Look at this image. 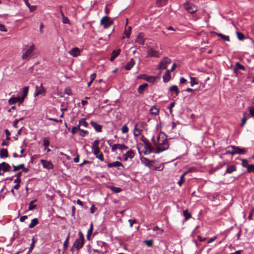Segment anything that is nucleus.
<instances>
[{"instance_id": "obj_38", "label": "nucleus", "mask_w": 254, "mask_h": 254, "mask_svg": "<svg viewBox=\"0 0 254 254\" xmlns=\"http://www.w3.org/2000/svg\"><path fill=\"white\" fill-rule=\"evenodd\" d=\"M184 216L185 217V220H188L191 217V214L189 212V211L188 209L185 210L183 212Z\"/></svg>"}, {"instance_id": "obj_13", "label": "nucleus", "mask_w": 254, "mask_h": 254, "mask_svg": "<svg viewBox=\"0 0 254 254\" xmlns=\"http://www.w3.org/2000/svg\"><path fill=\"white\" fill-rule=\"evenodd\" d=\"M84 242V241L77 239L74 242L73 247L78 250L83 247Z\"/></svg>"}, {"instance_id": "obj_19", "label": "nucleus", "mask_w": 254, "mask_h": 254, "mask_svg": "<svg viewBox=\"0 0 254 254\" xmlns=\"http://www.w3.org/2000/svg\"><path fill=\"white\" fill-rule=\"evenodd\" d=\"M41 162H42V165H43L44 168L48 169H50L53 168V165L52 163H51L50 162L47 161L46 160H41Z\"/></svg>"}, {"instance_id": "obj_56", "label": "nucleus", "mask_w": 254, "mask_h": 254, "mask_svg": "<svg viewBox=\"0 0 254 254\" xmlns=\"http://www.w3.org/2000/svg\"><path fill=\"white\" fill-rule=\"evenodd\" d=\"M92 230H93V226H92V224H91L90 225V228L88 231V232H87V238L88 239L90 237V236L92 232Z\"/></svg>"}, {"instance_id": "obj_44", "label": "nucleus", "mask_w": 254, "mask_h": 254, "mask_svg": "<svg viewBox=\"0 0 254 254\" xmlns=\"http://www.w3.org/2000/svg\"><path fill=\"white\" fill-rule=\"evenodd\" d=\"M118 148L121 150H127L128 147L123 144H118Z\"/></svg>"}, {"instance_id": "obj_26", "label": "nucleus", "mask_w": 254, "mask_h": 254, "mask_svg": "<svg viewBox=\"0 0 254 254\" xmlns=\"http://www.w3.org/2000/svg\"><path fill=\"white\" fill-rule=\"evenodd\" d=\"M148 86V84L146 83L141 84L138 88V92L139 94H142L145 89Z\"/></svg>"}, {"instance_id": "obj_29", "label": "nucleus", "mask_w": 254, "mask_h": 254, "mask_svg": "<svg viewBox=\"0 0 254 254\" xmlns=\"http://www.w3.org/2000/svg\"><path fill=\"white\" fill-rule=\"evenodd\" d=\"M137 125H136L135 126L134 129H133V134L135 136H138L139 135H140L141 133V132L142 131V129L137 128Z\"/></svg>"}, {"instance_id": "obj_48", "label": "nucleus", "mask_w": 254, "mask_h": 254, "mask_svg": "<svg viewBox=\"0 0 254 254\" xmlns=\"http://www.w3.org/2000/svg\"><path fill=\"white\" fill-rule=\"evenodd\" d=\"M246 113H244V115H243L244 116H243V119L242 120V123L241 124V127H243L246 124V123L247 121V118L246 117Z\"/></svg>"}, {"instance_id": "obj_27", "label": "nucleus", "mask_w": 254, "mask_h": 254, "mask_svg": "<svg viewBox=\"0 0 254 254\" xmlns=\"http://www.w3.org/2000/svg\"><path fill=\"white\" fill-rule=\"evenodd\" d=\"M134 64V62L133 61V59H131L130 60V61H129V62H128V63H127L126 64L125 68L126 70H129L133 67Z\"/></svg>"}, {"instance_id": "obj_17", "label": "nucleus", "mask_w": 254, "mask_h": 254, "mask_svg": "<svg viewBox=\"0 0 254 254\" xmlns=\"http://www.w3.org/2000/svg\"><path fill=\"white\" fill-rule=\"evenodd\" d=\"M91 125L94 128L96 131L97 132H101L102 131V126L97 124V123L91 121L90 122Z\"/></svg>"}, {"instance_id": "obj_22", "label": "nucleus", "mask_w": 254, "mask_h": 254, "mask_svg": "<svg viewBox=\"0 0 254 254\" xmlns=\"http://www.w3.org/2000/svg\"><path fill=\"white\" fill-rule=\"evenodd\" d=\"M121 50L118 49L117 50H114L112 52L111 57L110 58V61L113 62L120 54Z\"/></svg>"}, {"instance_id": "obj_42", "label": "nucleus", "mask_w": 254, "mask_h": 254, "mask_svg": "<svg viewBox=\"0 0 254 254\" xmlns=\"http://www.w3.org/2000/svg\"><path fill=\"white\" fill-rule=\"evenodd\" d=\"M216 34L221 37L223 39H224L225 41H230V38H229V37L228 36H226V35H223L221 33H216Z\"/></svg>"}, {"instance_id": "obj_6", "label": "nucleus", "mask_w": 254, "mask_h": 254, "mask_svg": "<svg viewBox=\"0 0 254 254\" xmlns=\"http://www.w3.org/2000/svg\"><path fill=\"white\" fill-rule=\"evenodd\" d=\"M101 24L104 25L105 28H108L111 26L113 23V20L108 16H105L101 20Z\"/></svg>"}, {"instance_id": "obj_2", "label": "nucleus", "mask_w": 254, "mask_h": 254, "mask_svg": "<svg viewBox=\"0 0 254 254\" xmlns=\"http://www.w3.org/2000/svg\"><path fill=\"white\" fill-rule=\"evenodd\" d=\"M35 50V46L34 44L31 46H26L23 50V54L22 58L24 60H28L33 56H34V51Z\"/></svg>"}, {"instance_id": "obj_47", "label": "nucleus", "mask_w": 254, "mask_h": 254, "mask_svg": "<svg viewBox=\"0 0 254 254\" xmlns=\"http://www.w3.org/2000/svg\"><path fill=\"white\" fill-rule=\"evenodd\" d=\"M8 103L10 105L15 104L16 103V97H11L8 100Z\"/></svg>"}, {"instance_id": "obj_40", "label": "nucleus", "mask_w": 254, "mask_h": 254, "mask_svg": "<svg viewBox=\"0 0 254 254\" xmlns=\"http://www.w3.org/2000/svg\"><path fill=\"white\" fill-rule=\"evenodd\" d=\"M110 189L112 191L116 193H119L122 191V189L120 187H111Z\"/></svg>"}, {"instance_id": "obj_7", "label": "nucleus", "mask_w": 254, "mask_h": 254, "mask_svg": "<svg viewBox=\"0 0 254 254\" xmlns=\"http://www.w3.org/2000/svg\"><path fill=\"white\" fill-rule=\"evenodd\" d=\"M161 53L159 51L154 50L152 48H148L147 52L146 57H159Z\"/></svg>"}, {"instance_id": "obj_62", "label": "nucleus", "mask_w": 254, "mask_h": 254, "mask_svg": "<svg viewBox=\"0 0 254 254\" xmlns=\"http://www.w3.org/2000/svg\"><path fill=\"white\" fill-rule=\"evenodd\" d=\"M248 163V161L247 159H243L242 160V165L243 167H247Z\"/></svg>"}, {"instance_id": "obj_54", "label": "nucleus", "mask_w": 254, "mask_h": 254, "mask_svg": "<svg viewBox=\"0 0 254 254\" xmlns=\"http://www.w3.org/2000/svg\"><path fill=\"white\" fill-rule=\"evenodd\" d=\"M24 98L22 97H16V103L18 102L20 104H21L23 103V101L24 100Z\"/></svg>"}, {"instance_id": "obj_4", "label": "nucleus", "mask_w": 254, "mask_h": 254, "mask_svg": "<svg viewBox=\"0 0 254 254\" xmlns=\"http://www.w3.org/2000/svg\"><path fill=\"white\" fill-rule=\"evenodd\" d=\"M184 8L189 13L193 14L197 11V8L195 5L189 2L186 1L184 4Z\"/></svg>"}, {"instance_id": "obj_50", "label": "nucleus", "mask_w": 254, "mask_h": 254, "mask_svg": "<svg viewBox=\"0 0 254 254\" xmlns=\"http://www.w3.org/2000/svg\"><path fill=\"white\" fill-rule=\"evenodd\" d=\"M35 241L34 238H33L32 239V243H31V246L29 249V253L31 252L32 251V250L33 249V248L35 246Z\"/></svg>"}, {"instance_id": "obj_51", "label": "nucleus", "mask_w": 254, "mask_h": 254, "mask_svg": "<svg viewBox=\"0 0 254 254\" xmlns=\"http://www.w3.org/2000/svg\"><path fill=\"white\" fill-rule=\"evenodd\" d=\"M128 131V128L126 125H124L122 128V132L123 133H127Z\"/></svg>"}, {"instance_id": "obj_52", "label": "nucleus", "mask_w": 254, "mask_h": 254, "mask_svg": "<svg viewBox=\"0 0 254 254\" xmlns=\"http://www.w3.org/2000/svg\"><path fill=\"white\" fill-rule=\"evenodd\" d=\"M50 141L48 138H44L43 139V145L45 147H47L49 145Z\"/></svg>"}, {"instance_id": "obj_53", "label": "nucleus", "mask_w": 254, "mask_h": 254, "mask_svg": "<svg viewBox=\"0 0 254 254\" xmlns=\"http://www.w3.org/2000/svg\"><path fill=\"white\" fill-rule=\"evenodd\" d=\"M247 170L248 172H252L254 171V165L251 164L247 166Z\"/></svg>"}, {"instance_id": "obj_39", "label": "nucleus", "mask_w": 254, "mask_h": 254, "mask_svg": "<svg viewBox=\"0 0 254 254\" xmlns=\"http://www.w3.org/2000/svg\"><path fill=\"white\" fill-rule=\"evenodd\" d=\"M29 91V86H25L23 88V94L22 97L24 99L27 96Z\"/></svg>"}, {"instance_id": "obj_61", "label": "nucleus", "mask_w": 254, "mask_h": 254, "mask_svg": "<svg viewBox=\"0 0 254 254\" xmlns=\"http://www.w3.org/2000/svg\"><path fill=\"white\" fill-rule=\"evenodd\" d=\"M96 74L95 73L91 74V75L90 76V81L91 82H93V81L95 80V79L96 78Z\"/></svg>"}, {"instance_id": "obj_1", "label": "nucleus", "mask_w": 254, "mask_h": 254, "mask_svg": "<svg viewBox=\"0 0 254 254\" xmlns=\"http://www.w3.org/2000/svg\"><path fill=\"white\" fill-rule=\"evenodd\" d=\"M156 148L154 151L155 153H159L161 152L167 150L169 147L167 135L163 132H160L157 137V142H154Z\"/></svg>"}, {"instance_id": "obj_49", "label": "nucleus", "mask_w": 254, "mask_h": 254, "mask_svg": "<svg viewBox=\"0 0 254 254\" xmlns=\"http://www.w3.org/2000/svg\"><path fill=\"white\" fill-rule=\"evenodd\" d=\"M237 36L238 38L240 40H244L245 39L244 35L243 33H241V32H237Z\"/></svg>"}, {"instance_id": "obj_60", "label": "nucleus", "mask_w": 254, "mask_h": 254, "mask_svg": "<svg viewBox=\"0 0 254 254\" xmlns=\"http://www.w3.org/2000/svg\"><path fill=\"white\" fill-rule=\"evenodd\" d=\"M144 243L147 246L151 247L152 245L153 241L152 240H146L144 241Z\"/></svg>"}, {"instance_id": "obj_63", "label": "nucleus", "mask_w": 254, "mask_h": 254, "mask_svg": "<svg viewBox=\"0 0 254 254\" xmlns=\"http://www.w3.org/2000/svg\"><path fill=\"white\" fill-rule=\"evenodd\" d=\"M117 148H118V144H115L113 145L112 146V148H111L112 151L115 152Z\"/></svg>"}, {"instance_id": "obj_32", "label": "nucleus", "mask_w": 254, "mask_h": 254, "mask_svg": "<svg viewBox=\"0 0 254 254\" xmlns=\"http://www.w3.org/2000/svg\"><path fill=\"white\" fill-rule=\"evenodd\" d=\"M38 224V220L37 218H34L32 220L31 223L29 225V228H33Z\"/></svg>"}, {"instance_id": "obj_21", "label": "nucleus", "mask_w": 254, "mask_h": 254, "mask_svg": "<svg viewBox=\"0 0 254 254\" xmlns=\"http://www.w3.org/2000/svg\"><path fill=\"white\" fill-rule=\"evenodd\" d=\"M171 78V74L170 70H167L163 76V81L165 82H168Z\"/></svg>"}, {"instance_id": "obj_43", "label": "nucleus", "mask_w": 254, "mask_h": 254, "mask_svg": "<svg viewBox=\"0 0 254 254\" xmlns=\"http://www.w3.org/2000/svg\"><path fill=\"white\" fill-rule=\"evenodd\" d=\"M235 66L236 67V69H238V70L241 69L243 70H246L245 67L244 65H242L239 63H237L235 64Z\"/></svg>"}, {"instance_id": "obj_46", "label": "nucleus", "mask_w": 254, "mask_h": 254, "mask_svg": "<svg viewBox=\"0 0 254 254\" xmlns=\"http://www.w3.org/2000/svg\"><path fill=\"white\" fill-rule=\"evenodd\" d=\"M93 251L96 253H98L101 254H106V249L105 248H103V250L100 249H93Z\"/></svg>"}, {"instance_id": "obj_55", "label": "nucleus", "mask_w": 254, "mask_h": 254, "mask_svg": "<svg viewBox=\"0 0 254 254\" xmlns=\"http://www.w3.org/2000/svg\"><path fill=\"white\" fill-rule=\"evenodd\" d=\"M78 129H80L79 127H74L71 129V133L72 134H75L77 132V131H78Z\"/></svg>"}, {"instance_id": "obj_20", "label": "nucleus", "mask_w": 254, "mask_h": 254, "mask_svg": "<svg viewBox=\"0 0 254 254\" xmlns=\"http://www.w3.org/2000/svg\"><path fill=\"white\" fill-rule=\"evenodd\" d=\"M107 166L109 168H112V167H120L122 166L124 167L123 165L119 161H115L112 163H109L108 164Z\"/></svg>"}, {"instance_id": "obj_35", "label": "nucleus", "mask_w": 254, "mask_h": 254, "mask_svg": "<svg viewBox=\"0 0 254 254\" xmlns=\"http://www.w3.org/2000/svg\"><path fill=\"white\" fill-rule=\"evenodd\" d=\"M169 91L171 92H175L176 95H178L179 93V91L177 86L173 85L169 88Z\"/></svg>"}, {"instance_id": "obj_10", "label": "nucleus", "mask_w": 254, "mask_h": 254, "mask_svg": "<svg viewBox=\"0 0 254 254\" xmlns=\"http://www.w3.org/2000/svg\"><path fill=\"white\" fill-rule=\"evenodd\" d=\"M144 148L145 150L143 153L144 154L146 155L150 154L151 152H154L155 150V149L151 146L149 141L144 144Z\"/></svg>"}, {"instance_id": "obj_11", "label": "nucleus", "mask_w": 254, "mask_h": 254, "mask_svg": "<svg viewBox=\"0 0 254 254\" xmlns=\"http://www.w3.org/2000/svg\"><path fill=\"white\" fill-rule=\"evenodd\" d=\"M11 169V166L5 162H3L0 164V175H1V170L3 173L9 171Z\"/></svg>"}, {"instance_id": "obj_59", "label": "nucleus", "mask_w": 254, "mask_h": 254, "mask_svg": "<svg viewBox=\"0 0 254 254\" xmlns=\"http://www.w3.org/2000/svg\"><path fill=\"white\" fill-rule=\"evenodd\" d=\"M128 222L129 223V226L130 227H132L133 226V223H136L137 222L136 220L135 219H129Z\"/></svg>"}, {"instance_id": "obj_16", "label": "nucleus", "mask_w": 254, "mask_h": 254, "mask_svg": "<svg viewBox=\"0 0 254 254\" xmlns=\"http://www.w3.org/2000/svg\"><path fill=\"white\" fill-rule=\"evenodd\" d=\"M124 160L127 161L128 158L132 159L134 156V152L133 150L130 149L127 151L124 155Z\"/></svg>"}, {"instance_id": "obj_37", "label": "nucleus", "mask_w": 254, "mask_h": 254, "mask_svg": "<svg viewBox=\"0 0 254 254\" xmlns=\"http://www.w3.org/2000/svg\"><path fill=\"white\" fill-rule=\"evenodd\" d=\"M78 131H79V135L82 137H84L88 134V131L87 130H84L82 128H80V129H78Z\"/></svg>"}, {"instance_id": "obj_58", "label": "nucleus", "mask_w": 254, "mask_h": 254, "mask_svg": "<svg viewBox=\"0 0 254 254\" xmlns=\"http://www.w3.org/2000/svg\"><path fill=\"white\" fill-rule=\"evenodd\" d=\"M0 31L6 32L7 29L5 28V26L2 24H0Z\"/></svg>"}, {"instance_id": "obj_28", "label": "nucleus", "mask_w": 254, "mask_h": 254, "mask_svg": "<svg viewBox=\"0 0 254 254\" xmlns=\"http://www.w3.org/2000/svg\"><path fill=\"white\" fill-rule=\"evenodd\" d=\"M97 244L98 246L100 247L101 248L99 249L100 250H103V248H105L106 249V253L108 251V245L106 243L102 242V241H99L97 242Z\"/></svg>"}, {"instance_id": "obj_36", "label": "nucleus", "mask_w": 254, "mask_h": 254, "mask_svg": "<svg viewBox=\"0 0 254 254\" xmlns=\"http://www.w3.org/2000/svg\"><path fill=\"white\" fill-rule=\"evenodd\" d=\"M37 201V199H35L33 200H32L30 203H29V207H28V209L29 210H32L34 209H35L36 207V204H34V203L35 202H36Z\"/></svg>"}, {"instance_id": "obj_57", "label": "nucleus", "mask_w": 254, "mask_h": 254, "mask_svg": "<svg viewBox=\"0 0 254 254\" xmlns=\"http://www.w3.org/2000/svg\"><path fill=\"white\" fill-rule=\"evenodd\" d=\"M96 158H97L98 159H99L101 161H104V156L102 153H100L99 154L97 155L96 156Z\"/></svg>"}, {"instance_id": "obj_9", "label": "nucleus", "mask_w": 254, "mask_h": 254, "mask_svg": "<svg viewBox=\"0 0 254 254\" xmlns=\"http://www.w3.org/2000/svg\"><path fill=\"white\" fill-rule=\"evenodd\" d=\"M139 154H140V156H141V152L138 150ZM140 161L142 164L144 165L145 166L148 167V168H150V167L152 165V164L153 163V161L149 160L147 158L140 156Z\"/></svg>"}, {"instance_id": "obj_64", "label": "nucleus", "mask_w": 254, "mask_h": 254, "mask_svg": "<svg viewBox=\"0 0 254 254\" xmlns=\"http://www.w3.org/2000/svg\"><path fill=\"white\" fill-rule=\"evenodd\" d=\"M249 111L251 116H254V108H250Z\"/></svg>"}, {"instance_id": "obj_41", "label": "nucleus", "mask_w": 254, "mask_h": 254, "mask_svg": "<svg viewBox=\"0 0 254 254\" xmlns=\"http://www.w3.org/2000/svg\"><path fill=\"white\" fill-rule=\"evenodd\" d=\"M13 171L16 172L20 169H22L23 168V164H20L17 166L13 165Z\"/></svg>"}, {"instance_id": "obj_12", "label": "nucleus", "mask_w": 254, "mask_h": 254, "mask_svg": "<svg viewBox=\"0 0 254 254\" xmlns=\"http://www.w3.org/2000/svg\"><path fill=\"white\" fill-rule=\"evenodd\" d=\"M68 53L73 57H76L80 55V51L77 47L73 48L68 51Z\"/></svg>"}, {"instance_id": "obj_24", "label": "nucleus", "mask_w": 254, "mask_h": 254, "mask_svg": "<svg viewBox=\"0 0 254 254\" xmlns=\"http://www.w3.org/2000/svg\"><path fill=\"white\" fill-rule=\"evenodd\" d=\"M159 109L156 106H152L150 109V113L153 115H157L159 114Z\"/></svg>"}, {"instance_id": "obj_3", "label": "nucleus", "mask_w": 254, "mask_h": 254, "mask_svg": "<svg viewBox=\"0 0 254 254\" xmlns=\"http://www.w3.org/2000/svg\"><path fill=\"white\" fill-rule=\"evenodd\" d=\"M246 150L245 149L240 148L238 146H229L226 149V154L234 155L236 154H243L245 153Z\"/></svg>"}, {"instance_id": "obj_23", "label": "nucleus", "mask_w": 254, "mask_h": 254, "mask_svg": "<svg viewBox=\"0 0 254 254\" xmlns=\"http://www.w3.org/2000/svg\"><path fill=\"white\" fill-rule=\"evenodd\" d=\"M88 126V123L85 121L84 119H81L79 121V123L77 127H79V128H81V127H87Z\"/></svg>"}, {"instance_id": "obj_25", "label": "nucleus", "mask_w": 254, "mask_h": 254, "mask_svg": "<svg viewBox=\"0 0 254 254\" xmlns=\"http://www.w3.org/2000/svg\"><path fill=\"white\" fill-rule=\"evenodd\" d=\"M8 156V151L6 149L2 148L0 149V158L7 157Z\"/></svg>"}, {"instance_id": "obj_14", "label": "nucleus", "mask_w": 254, "mask_h": 254, "mask_svg": "<svg viewBox=\"0 0 254 254\" xmlns=\"http://www.w3.org/2000/svg\"><path fill=\"white\" fill-rule=\"evenodd\" d=\"M164 166L163 163L157 164L155 163V162L153 161V163L152 164L150 169H154L158 171H161L164 169Z\"/></svg>"}, {"instance_id": "obj_30", "label": "nucleus", "mask_w": 254, "mask_h": 254, "mask_svg": "<svg viewBox=\"0 0 254 254\" xmlns=\"http://www.w3.org/2000/svg\"><path fill=\"white\" fill-rule=\"evenodd\" d=\"M236 170V167L234 165L227 167L225 173L231 174Z\"/></svg>"}, {"instance_id": "obj_34", "label": "nucleus", "mask_w": 254, "mask_h": 254, "mask_svg": "<svg viewBox=\"0 0 254 254\" xmlns=\"http://www.w3.org/2000/svg\"><path fill=\"white\" fill-rule=\"evenodd\" d=\"M187 174V172H185L183 174V175L180 177V179L179 181L178 182V184L180 187H181L182 184L185 182V176Z\"/></svg>"}, {"instance_id": "obj_5", "label": "nucleus", "mask_w": 254, "mask_h": 254, "mask_svg": "<svg viewBox=\"0 0 254 254\" xmlns=\"http://www.w3.org/2000/svg\"><path fill=\"white\" fill-rule=\"evenodd\" d=\"M171 60L168 57H164L158 64V68L160 70L165 69L170 64Z\"/></svg>"}, {"instance_id": "obj_8", "label": "nucleus", "mask_w": 254, "mask_h": 254, "mask_svg": "<svg viewBox=\"0 0 254 254\" xmlns=\"http://www.w3.org/2000/svg\"><path fill=\"white\" fill-rule=\"evenodd\" d=\"M99 141L98 140H95L92 143V150L93 154L96 156L100 154V148L99 147Z\"/></svg>"}, {"instance_id": "obj_15", "label": "nucleus", "mask_w": 254, "mask_h": 254, "mask_svg": "<svg viewBox=\"0 0 254 254\" xmlns=\"http://www.w3.org/2000/svg\"><path fill=\"white\" fill-rule=\"evenodd\" d=\"M135 42L139 45H143L144 43V35L142 33H139L136 37Z\"/></svg>"}, {"instance_id": "obj_45", "label": "nucleus", "mask_w": 254, "mask_h": 254, "mask_svg": "<svg viewBox=\"0 0 254 254\" xmlns=\"http://www.w3.org/2000/svg\"><path fill=\"white\" fill-rule=\"evenodd\" d=\"M190 85L191 86H193L194 85L198 84L197 82L196 81L197 79L195 77H190Z\"/></svg>"}, {"instance_id": "obj_31", "label": "nucleus", "mask_w": 254, "mask_h": 254, "mask_svg": "<svg viewBox=\"0 0 254 254\" xmlns=\"http://www.w3.org/2000/svg\"><path fill=\"white\" fill-rule=\"evenodd\" d=\"M145 80L151 83H154L156 80V77L153 76H148L145 78Z\"/></svg>"}, {"instance_id": "obj_33", "label": "nucleus", "mask_w": 254, "mask_h": 254, "mask_svg": "<svg viewBox=\"0 0 254 254\" xmlns=\"http://www.w3.org/2000/svg\"><path fill=\"white\" fill-rule=\"evenodd\" d=\"M168 0H157L156 3L158 6L161 7L167 4Z\"/></svg>"}, {"instance_id": "obj_18", "label": "nucleus", "mask_w": 254, "mask_h": 254, "mask_svg": "<svg viewBox=\"0 0 254 254\" xmlns=\"http://www.w3.org/2000/svg\"><path fill=\"white\" fill-rule=\"evenodd\" d=\"M45 92V89L43 86V84H41L40 87L36 86L35 96H38L39 94H42Z\"/></svg>"}]
</instances>
